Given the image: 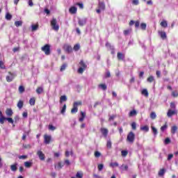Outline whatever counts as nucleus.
Segmentation results:
<instances>
[{"mask_svg":"<svg viewBox=\"0 0 178 178\" xmlns=\"http://www.w3.org/2000/svg\"><path fill=\"white\" fill-rule=\"evenodd\" d=\"M136 140V134L133 131H130L127 136V141L130 144H133Z\"/></svg>","mask_w":178,"mask_h":178,"instance_id":"obj_1","label":"nucleus"},{"mask_svg":"<svg viewBox=\"0 0 178 178\" xmlns=\"http://www.w3.org/2000/svg\"><path fill=\"white\" fill-rule=\"evenodd\" d=\"M82 105L81 102H75L73 104V108L71 110V113H77L79 112V108L78 106Z\"/></svg>","mask_w":178,"mask_h":178,"instance_id":"obj_2","label":"nucleus"},{"mask_svg":"<svg viewBox=\"0 0 178 178\" xmlns=\"http://www.w3.org/2000/svg\"><path fill=\"white\" fill-rule=\"evenodd\" d=\"M79 65L81 67L78 69V73L83 74V73H84V70L87 69V65H86V63H84L83 60L80 61Z\"/></svg>","mask_w":178,"mask_h":178,"instance_id":"obj_3","label":"nucleus"},{"mask_svg":"<svg viewBox=\"0 0 178 178\" xmlns=\"http://www.w3.org/2000/svg\"><path fill=\"white\" fill-rule=\"evenodd\" d=\"M42 51L44 52L45 55H51V45L45 44L44 46L42 47Z\"/></svg>","mask_w":178,"mask_h":178,"instance_id":"obj_4","label":"nucleus"},{"mask_svg":"<svg viewBox=\"0 0 178 178\" xmlns=\"http://www.w3.org/2000/svg\"><path fill=\"white\" fill-rule=\"evenodd\" d=\"M51 26L55 31H58L59 30V25H58V22L56 18H53L51 21Z\"/></svg>","mask_w":178,"mask_h":178,"instance_id":"obj_5","label":"nucleus"},{"mask_svg":"<svg viewBox=\"0 0 178 178\" xmlns=\"http://www.w3.org/2000/svg\"><path fill=\"white\" fill-rule=\"evenodd\" d=\"M51 141H52V137L51 135L44 134V144H50Z\"/></svg>","mask_w":178,"mask_h":178,"instance_id":"obj_6","label":"nucleus"},{"mask_svg":"<svg viewBox=\"0 0 178 178\" xmlns=\"http://www.w3.org/2000/svg\"><path fill=\"white\" fill-rule=\"evenodd\" d=\"M8 74L9 75L6 76V80L8 83H10L11 81H13V79H15V74L8 72Z\"/></svg>","mask_w":178,"mask_h":178,"instance_id":"obj_7","label":"nucleus"},{"mask_svg":"<svg viewBox=\"0 0 178 178\" xmlns=\"http://www.w3.org/2000/svg\"><path fill=\"white\" fill-rule=\"evenodd\" d=\"M63 49L67 54H72V52H73V48L70 44H64Z\"/></svg>","mask_w":178,"mask_h":178,"instance_id":"obj_8","label":"nucleus"},{"mask_svg":"<svg viewBox=\"0 0 178 178\" xmlns=\"http://www.w3.org/2000/svg\"><path fill=\"white\" fill-rule=\"evenodd\" d=\"M174 115H177V111L169 109L167 113L168 118H172Z\"/></svg>","mask_w":178,"mask_h":178,"instance_id":"obj_9","label":"nucleus"},{"mask_svg":"<svg viewBox=\"0 0 178 178\" xmlns=\"http://www.w3.org/2000/svg\"><path fill=\"white\" fill-rule=\"evenodd\" d=\"M37 155L39 156L40 161H45V154L42 152V151L39 150L37 152Z\"/></svg>","mask_w":178,"mask_h":178,"instance_id":"obj_10","label":"nucleus"},{"mask_svg":"<svg viewBox=\"0 0 178 178\" xmlns=\"http://www.w3.org/2000/svg\"><path fill=\"white\" fill-rule=\"evenodd\" d=\"M100 131H101L102 136H104V137H105V138L108 137V133H109V131L108 130V129L101 128Z\"/></svg>","mask_w":178,"mask_h":178,"instance_id":"obj_11","label":"nucleus"},{"mask_svg":"<svg viewBox=\"0 0 178 178\" xmlns=\"http://www.w3.org/2000/svg\"><path fill=\"white\" fill-rule=\"evenodd\" d=\"M69 12L70 13H71V15H76L77 13V7L76 6L70 7L69 9Z\"/></svg>","mask_w":178,"mask_h":178,"instance_id":"obj_12","label":"nucleus"},{"mask_svg":"<svg viewBox=\"0 0 178 178\" xmlns=\"http://www.w3.org/2000/svg\"><path fill=\"white\" fill-rule=\"evenodd\" d=\"M6 115L10 118V116L13 115V111L12 110V108H7L6 110Z\"/></svg>","mask_w":178,"mask_h":178,"instance_id":"obj_13","label":"nucleus"},{"mask_svg":"<svg viewBox=\"0 0 178 178\" xmlns=\"http://www.w3.org/2000/svg\"><path fill=\"white\" fill-rule=\"evenodd\" d=\"M159 34L161 38H162V40H166V38H167L166 32H165V31H159Z\"/></svg>","mask_w":178,"mask_h":178,"instance_id":"obj_14","label":"nucleus"},{"mask_svg":"<svg viewBox=\"0 0 178 178\" xmlns=\"http://www.w3.org/2000/svg\"><path fill=\"white\" fill-rule=\"evenodd\" d=\"M118 60H123L124 59V54L123 53L118 52L117 54Z\"/></svg>","mask_w":178,"mask_h":178,"instance_id":"obj_15","label":"nucleus"},{"mask_svg":"<svg viewBox=\"0 0 178 178\" xmlns=\"http://www.w3.org/2000/svg\"><path fill=\"white\" fill-rule=\"evenodd\" d=\"M10 170H12V172H16V170H17V163L11 165Z\"/></svg>","mask_w":178,"mask_h":178,"instance_id":"obj_16","label":"nucleus"},{"mask_svg":"<svg viewBox=\"0 0 178 178\" xmlns=\"http://www.w3.org/2000/svg\"><path fill=\"white\" fill-rule=\"evenodd\" d=\"M140 130H141V131L148 132V131H149V127H148V125H145L143 127H140Z\"/></svg>","mask_w":178,"mask_h":178,"instance_id":"obj_17","label":"nucleus"},{"mask_svg":"<svg viewBox=\"0 0 178 178\" xmlns=\"http://www.w3.org/2000/svg\"><path fill=\"white\" fill-rule=\"evenodd\" d=\"M160 130L162 133L165 130H168V122H165V124L160 128Z\"/></svg>","mask_w":178,"mask_h":178,"instance_id":"obj_18","label":"nucleus"},{"mask_svg":"<svg viewBox=\"0 0 178 178\" xmlns=\"http://www.w3.org/2000/svg\"><path fill=\"white\" fill-rule=\"evenodd\" d=\"M86 23H87V21L85 19H79L78 22V24L81 26H84V24H86Z\"/></svg>","mask_w":178,"mask_h":178,"instance_id":"obj_19","label":"nucleus"},{"mask_svg":"<svg viewBox=\"0 0 178 178\" xmlns=\"http://www.w3.org/2000/svg\"><path fill=\"white\" fill-rule=\"evenodd\" d=\"M177 131V126L174 125L171 127V134H176V132Z\"/></svg>","mask_w":178,"mask_h":178,"instance_id":"obj_20","label":"nucleus"},{"mask_svg":"<svg viewBox=\"0 0 178 178\" xmlns=\"http://www.w3.org/2000/svg\"><path fill=\"white\" fill-rule=\"evenodd\" d=\"M99 8L101 10H105V3H104V2H99Z\"/></svg>","mask_w":178,"mask_h":178,"instance_id":"obj_21","label":"nucleus"},{"mask_svg":"<svg viewBox=\"0 0 178 178\" xmlns=\"http://www.w3.org/2000/svg\"><path fill=\"white\" fill-rule=\"evenodd\" d=\"M137 115V111L136 110L131 111L129 113V118H133Z\"/></svg>","mask_w":178,"mask_h":178,"instance_id":"obj_22","label":"nucleus"},{"mask_svg":"<svg viewBox=\"0 0 178 178\" xmlns=\"http://www.w3.org/2000/svg\"><path fill=\"white\" fill-rule=\"evenodd\" d=\"M67 101V97L66 95H63L60 97V103L62 104V102H66Z\"/></svg>","mask_w":178,"mask_h":178,"instance_id":"obj_23","label":"nucleus"},{"mask_svg":"<svg viewBox=\"0 0 178 178\" xmlns=\"http://www.w3.org/2000/svg\"><path fill=\"white\" fill-rule=\"evenodd\" d=\"M29 104L31 106H34L35 105V97H32L29 100Z\"/></svg>","mask_w":178,"mask_h":178,"instance_id":"obj_24","label":"nucleus"},{"mask_svg":"<svg viewBox=\"0 0 178 178\" xmlns=\"http://www.w3.org/2000/svg\"><path fill=\"white\" fill-rule=\"evenodd\" d=\"M99 88H101L102 90H103V91H106L107 86L106 84L105 83H101L99 85Z\"/></svg>","mask_w":178,"mask_h":178,"instance_id":"obj_25","label":"nucleus"},{"mask_svg":"<svg viewBox=\"0 0 178 178\" xmlns=\"http://www.w3.org/2000/svg\"><path fill=\"white\" fill-rule=\"evenodd\" d=\"M23 105H24V103L23 102V101L19 100L17 104V108H19V109H22V108H23Z\"/></svg>","mask_w":178,"mask_h":178,"instance_id":"obj_26","label":"nucleus"},{"mask_svg":"<svg viewBox=\"0 0 178 178\" xmlns=\"http://www.w3.org/2000/svg\"><path fill=\"white\" fill-rule=\"evenodd\" d=\"M151 129H152L154 136H157L158 135V129H156V128H155V127H154V126H152Z\"/></svg>","mask_w":178,"mask_h":178,"instance_id":"obj_27","label":"nucleus"},{"mask_svg":"<svg viewBox=\"0 0 178 178\" xmlns=\"http://www.w3.org/2000/svg\"><path fill=\"white\" fill-rule=\"evenodd\" d=\"M15 26H16V27H20V26H23V22H22V21H15Z\"/></svg>","mask_w":178,"mask_h":178,"instance_id":"obj_28","label":"nucleus"},{"mask_svg":"<svg viewBox=\"0 0 178 178\" xmlns=\"http://www.w3.org/2000/svg\"><path fill=\"white\" fill-rule=\"evenodd\" d=\"M18 91H19V94H23V92H24V91H25L24 86H19V87L18 88Z\"/></svg>","mask_w":178,"mask_h":178,"instance_id":"obj_29","label":"nucleus"},{"mask_svg":"<svg viewBox=\"0 0 178 178\" xmlns=\"http://www.w3.org/2000/svg\"><path fill=\"white\" fill-rule=\"evenodd\" d=\"M142 95H145V97H148L149 93L147 89H143L141 92Z\"/></svg>","mask_w":178,"mask_h":178,"instance_id":"obj_30","label":"nucleus"},{"mask_svg":"<svg viewBox=\"0 0 178 178\" xmlns=\"http://www.w3.org/2000/svg\"><path fill=\"white\" fill-rule=\"evenodd\" d=\"M160 24L161 27H164V29H166V27H168V22L166 21H162Z\"/></svg>","mask_w":178,"mask_h":178,"instance_id":"obj_31","label":"nucleus"},{"mask_svg":"<svg viewBox=\"0 0 178 178\" xmlns=\"http://www.w3.org/2000/svg\"><path fill=\"white\" fill-rule=\"evenodd\" d=\"M24 165L25 168H31V165H33V163L31 162L26 161Z\"/></svg>","mask_w":178,"mask_h":178,"instance_id":"obj_32","label":"nucleus"},{"mask_svg":"<svg viewBox=\"0 0 178 178\" xmlns=\"http://www.w3.org/2000/svg\"><path fill=\"white\" fill-rule=\"evenodd\" d=\"M66 67H67V64L63 63L60 67V71L63 72V70H65Z\"/></svg>","mask_w":178,"mask_h":178,"instance_id":"obj_33","label":"nucleus"},{"mask_svg":"<svg viewBox=\"0 0 178 178\" xmlns=\"http://www.w3.org/2000/svg\"><path fill=\"white\" fill-rule=\"evenodd\" d=\"M122 170H129V165L122 164L120 167Z\"/></svg>","mask_w":178,"mask_h":178,"instance_id":"obj_34","label":"nucleus"},{"mask_svg":"<svg viewBox=\"0 0 178 178\" xmlns=\"http://www.w3.org/2000/svg\"><path fill=\"white\" fill-rule=\"evenodd\" d=\"M154 80H155V79H154V76H149L147 79V83H152V81H154Z\"/></svg>","mask_w":178,"mask_h":178,"instance_id":"obj_35","label":"nucleus"},{"mask_svg":"<svg viewBox=\"0 0 178 178\" xmlns=\"http://www.w3.org/2000/svg\"><path fill=\"white\" fill-rule=\"evenodd\" d=\"M0 69L5 70L6 67L5 66V63L3 61L0 60Z\"/></svg>","mask_w":178,"mask_h":178,"instance_id":"obj_36","label":"nucleus"},{"mask_svg":"<svg viewBox=\"0 0 178 178\" xmlns=\"http://www.w3.org/2000/svg\"><path fill=\"white\" fill-rule=\"evenodd\" d=\"M165 168H163V169H161L159 171V176H163V175H165Z\"/></svg>","mask_w":178,"mask_h":178,"instance_id":"obj_37","label":"nucleus"},{"mask_svg":"<svg viewBox=\"0 0 178 178\" xmlns=\"http://www.w3.org/2000/svg\"><path fill=\"white\" fill-rule=\"evenodd\" d=\"M172 96L174 97V98H177L178 97V91L177 90H174L172 92Z\"/></svg>","mask_w":178,"mask_h":178,"instance_id":"obj_38","label":"nucleus"},{"mask_svg":"<svg viewBox=\"0 0 178 178\" xmlns=\"http://www.w3.org/2000/svg\"><path fill=\"white\" fill-rule=\"evenodd\" d=\"M44 91V89H42V87H38L37 89H36V92L37 94H42V92Z\"/></svg>","mask_w":178,"mask_h":178,"instance_id":"obj_39","label":"nucleus"},{"mask_svg":"<svg viewBox=\"0 0 178 178\" xmlns=\"http://www.w3.org/2000/svg\"><path fill=\"white\" fill-rule=\"evenodd\" d=\"M150 118L151 119H152L153 120L156 119V113H155V112H152L150 113Z\"/></svg>","mask_w":178,"mask_h":178,"instance_id":"obj_40","label":"nucleus"},{"mask_svg":"<svg viewBox=\"0 0 178 178\" xmlns=\"http://www.w3.org/2000/svg\"><path fill=\"white\" fill-rule=\"evenodd\" d=\"M75 5L79 7V9H84V4L83 3H76Z\"/></svg>","mask_w":178,"mask_h":178,"instance_id":"obj_41","label":"nucleus"},{"mask_svg":"<svg viewBox=\"0 0 178 178\" xmlns=\"http://www.w3.org/2000/svg\"><path fill=\"white\" fill-rule=\"evenodd\" d=\"M74 51H75L76 52L77 51H79V49H80V44H76L74 46V48H73Z\"/></svg>","mask_w":178,"mask_h":178,"instance_id":"obj_42","label":"nucleus"},{"mask_svg":"<svg viewBox=\"0 0 178 178\" xmlns=\"http://www.w3.org/2000/svg\"><path fill=\"white\" fill-rule=\"evenodd\" d=\"M97 169H98L99 172H101L102 170V169H104V164H102V163L98 164Z\"/></svg>","mask_w":178,"mask_h":178,"instance_id":"obj_43","label":"nucleus"},{"mask_svg":"<svg viewBox=\"0 0 178 178\" xmlns=\"http://www.w3.org/2000/svg\"><path fill=\"white\" fill-rule=\"evenodd\" d=\"M6 20H11L12 15H10V13H7L6 15Z\"/></svg>","mask_w":178,"mask_h":178,"instance_id":"obj_44","label":"nucleus"},{"mask_svg":"<svg viewBox=\"0 0 178 178\" xmlns=\"http://www.w3.org/2000/svg\"><path fill=\"white\" fill-rule=\"evenodd\" d=\"M128 154H129V152H127V150H122L121 152L122 156H127Z\"/></svg>","mask_w":178,"mask_h":178,"instance_id":"obj_45","label":"nucleus"},{"mask_svg":"<svg viewBox=\"0 0 178 178\" xmlns=\"http://www.w3.org/2000/svg\"><path fill=\"white\" fill-rule=\"evenodd\" d=\"M63 166H65V163L62 162L58 163V166H57L58 169H62Z\"/></svg>","mask_w":178,"mask_h":178,"instance_id":"obj_46","label":"nucleus"},{"mask_svg":"<svg viewBox=\"0 0 178 178\" xmlns=\"http://www.w3.org/2000/svg\"><path fill=\"white\" fill-rule=\"evenodd\" d=\"M131 33V29H127L124 31V35H129Z\"/></svg>","mask_w":178,"mask_h":178,"instance_id":"obj_47","label":"nucleus"},{"mask_svg":"<svg viewBox=\"0 0 178 178\" xmlns=\"http://www.w3.org/2000/svg\"><path fill=\"white\" fill-rule=\"evenodd\" d=\"M170 143H171V140H170V138H166L164 140V144L165 145H168V144H170Z\"/></svg>","mask_w":178,"mask_h":178,"instance_id":"obj_48","label":"nucleus"},{"mask_svg":"<svg viewBox=\"0 0 178 178\" xmlns=\"http://www.w3.org/2000/svg\"><path fill=\"white\" fill-rule=\"evenodd\" d=\"M38 30V24L32 25V31Z\"/></svg>","mask_w":178,"mask_h":178,"instance_id":"obj_49","label":"nucleus"},{"mask_svg":"<svg viewBox=\"0 0 178 178\" xmlns=\"http://www.w3.org/2000/svg\"><path fill=\"white\" fill-rule=\"evenodd\" d=\"M131 126L132 127V130L137 129V124H136V122H132Z\"/></svg>","mask_w":178,"mask_h":178,"instance_id":"obj_50","label":"nucleus"},{"mask_svg":"<svg viewBox=\"0 0 178 178\" xmlns=\"http://www.w3.org/2000/svg\"><path fill=\"white\" fill-rule=\"evenodd\" d=\"M6 120V117H1L0 118V124H3V123H5Z\"/></svg>","mask_w":178,"mask_h":178,"instance_id":"obj_51","label":"nucleus"},{"mask_svg":"<svg viewBox=\"0 0 178 178\" xmlns=\"http://www.w3.org/2000/svg\"><path fill=\"white\" fill-rule=\"evenodd\" d=\"M49 130H51V131H54L56 130V127H54L52 124L49 125Z\"/></svg>","mask_w":178,"mask_h":178,"instance_id":"obj_52","label":"nucleus"},{"mask_svg":"<svg viewBox=\"0 0 178 178\" xmlns=\"http://www.w3.org/2000/svg\"><path fill=\"white\" fill-rule=\"evenodd\" d=\"M106 147L107 148H112V142H111V140H108L107 143H106Z\"/></svg>","mask_w":178,"mask_h":178,"instance_id":"obj_53","label":"nucleus"},{"mask_svg":"<svg viewBox=\"0 0 178 178\" xmlns=\"http://www.w3.org/2000/svg\"><path fill=\"white\" fill-rule=\"evenodd\" d=\"M65 112H66V104H64V106H63V108L60 111V113H62V115H63V113H65Z\"/></svg>","mask_w":178,"mask_h":178,"instance_id":"obj_54","label":"nucleus"},{"mask_svg":"<svg viewBox=\"0 0 178 178\" xmlns=\"http://www.w3.org/2000/svg\"><path fill=\"white\" fill-rule=\"evenodd\" d=\"M110 166L111 167V168H115V167H118V166H119V163H110Z\"/></svg>","mask_w":178,"mask_h":178,"instance_id":"obj_55","label":"nucleus"},{"mask_svg":"<svg viewBox=\"0 0 178 178\" xmlns=\"http://www.w3.org/2000/svg\"><path fill=\"white\" fill-rule=\"evenodd\" d=\"M140 28L143 30H145L147 29V24H145V23L140 24Z\"/></svg>","mask_w":178,"mask_h":178,"instance_id":"obj_56","label":"nucleus"},{"mask_svg":"<svg viewBox=\"0 0 178 178\" xmlns=\"http://www.w3.org/2000/svg\"><path fill=\"white\" fill-rule=\"evenodd\" d=\"M6 120H8V123H11V124H13V123H15L12 118H6Z\"/></svg>","mask_w":178,"mask_h":178,"instance_id":"obj_57","label":"nucleus"},{"mask_svg":"<svg viewBox=\"0 0 178 178\" xmlns=\"http://www.w3.org/2000/svg\"><path fill=\"white\" fill-rule=\"evenodd\" d=\"M170 106L171 109H176V104H175V102H171L170 104Z\"/></svg>","mask_w":178,"mask_h":178,"instance_id":"obj_58","label":"nucleus"},{"mask_svg":"<svg viewBox=\"0 0 178 178\" xmlns=\"http://www.w3.org/2000/svg\"><path fill=\"white\" fill-rule=\"evenodd\" d=\"M95 158H99V156H101V153L98 151L95 152Z\"/></svg>","mask_w":178,"mask_h":178,"instance_id":"obj_59","label":"nucleus"},{"mask_svg":"<svg viewBox=\"0 0 178 178\" xmlns=\"http://www.w3.org/2000/svg\"><path fill=\"white\" fill-rule=\"evenodd\" d=\"M76 177H77V178H83V173H80L79 172H76Z\"/></svg>","mask_w":178,"mask_h":178,"instance_id":"obj_60","label":"nucleus"},{"mask_svg":"<svg viewBox=\"0 0 178 178\" xmlns=\"http://www.w3.org/2000/svg\"><path fill=\"white\" fill-rule=\"evenodd\" d=\"M115 118H116V115H115L110 116L108 118L109 122H111V120H113L115 119Z\"/></svg>","mask_w":178,"mask_h":178,"instance_id":"obj_61","label":"nucleus"},{"mask_svg":"<svg viewBox=\"0 0 178 178\" xmlns=\"http://www.w3.org/2000/svg\"><path fill=\"white\" fill-rule=\"evenodd\" d=\"M19 159H27V156L26 155L19 156Z\"/></svg>","mask_w":178,"mask_h":178,"instance_id":"obj_62","label":"nucleus"},{"mask_svg":"<svg viewBox=\"0 0 178 178\" xmlns=\"http://www.w3.org/2000/svg\"><path fill=\"white\" fill-rule=\"evenodd\" d=\"M135 27L137 29L138 27H140V21H136L135 22Z\"/></svg>","mask_w":178,"mask_h":178,"instance_id":"obj_63","label":"nucleus"},{"mask_svg":"<svg viewBox=\"0 0 178 178\" xmlns=\"http://www.w3.org/2000/svg\"><path fill=\"white\" fill-rule=\"evenodd\" d=\"M172 158H173V154H168L167 159H168V161H170V159H172Z\"/></svg>","mask_w":178,"mask_h":178,"instance_id":"obj_64","label":"nucleus"}]
</instances>
